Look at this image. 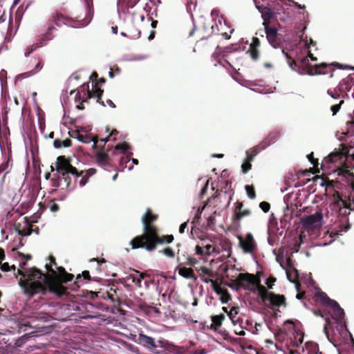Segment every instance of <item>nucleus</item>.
Instances as JSON below:
<instances>
[{
    "label": "nucleus",
    "instance_id": "nucleus-52",
    "mask_svg": "<svg viewBox=\"0 0 354 354\" xmlns=\"http://www.w3.org/2000/svg\"><path fill=\"white\" fill-rule=\"evenodd\" d=\"M261 148V146H257V147H254L252 149H250V150L247 151L246 152H248L249 154H250V156L252 157H255L258 153L259 152V148Z\"/></svg>",
    "mask_w": 354,
    "mask_h": 354
},
{
    "label": "nucleus",
    "instance_id": "nucleus-58",
    "mask_svg": "<svg viewBox=\"0 0 354 354\" xmlns=\"http://www.w3.org/2000/svg\"><path fill=\"white\" fill-rule=\"evenodd\" d=\"M214 250V248L211 245H206L204 247V252L205 253V255H209L212 252H213Z\"/></svg>",
    "mask_w": 354,
    "mask_h": 354
},
{
    "label": "nucleus",
    "instance_id": "nucleus-63",
    "mask_svg": "<svg viewBox=\"0 0 354 354\" xmlns=\"http://www.w3.org/2000/svg\"><path fill=\"white\" fill-rule=\"evenodd\" d=\"M56 268L58 270V276L59 277H62L63 274H65L67 272L65 270L64 268L62 267V266H57Z\"/></svg>",
    "mask_w": 354,
    "mask_h": 354
},
{
    "label": "nucleus",
    "instance_id": "nucleus-62",
    "mask_svg": "<svg viewBox=\"0 0 354 354\" xmlns=\"http://www.w3.org/2000/svg\"><path fill=\"white\" fill-rule=\"evenodd\" d=\"M195 250H196V253L198 255H204L205 254V252H204V248L200 246V245H196V248H195Z\"/></svg>",
    "mask_w": 354,
    "mask_h": 354
},
{
    "label": "nucleus",
    "instance_id": "nucleus-46",
    "mask_svg": "<svg viewBox=\"0 0 354 354\" xmlns=\"http://www.w3.org/2000/svg\"><path fill=\"white\" fill-rule=\"evenodd\" d=\"M129 147L127 143L126 142H122L119 143L117 145L115 146L114 151L113 152V154L116 153L115 151L117 150H122L123 153H124L126 151L129 149Z\"/></svg>",
    "mask_w": 354,
    "mask_h": 354
},
{
    "label": "nucleus",
    "instance_id": "nucleus-39",
    "mask_svg": "<svg viewBox=\"0 0 354 354\" xmlns=\"http://www.w3.org/2000/svg\"><path fill=\"white\" fill-rule=\"evenodd\" d=\"M238 312L239 308L237 307H232L227 313L229 318L231 319L234 324L239 323L241 319V318L238 317Z\"/></svg>",
    "mask_w": 354,
    "mask_h": 354
},
{
    "label": "nucleus",
    "instance_id": "nucleus-57",
    "mask_svg": "<svg viewBox=\"0 0 354 354\" xmlns=\"http://www.w3.org/2000/svg\"><path fill=\"white\" fill-rule=\"evenodd\" d=\"M0 270L2 272H8L11 270L10 266L8 263H0Z\"/></svg>",
    "mask_w": 354,
    "mask_h": 354
},
{
    "label": "nucleus",
    "instance_id": "nucleus-38",
    "mask_svg": "<svg viewBox=\"0 0 354 354\" xmlns=\"http://www.w3.org/2000/svg\"><path fill=\"white\" fill-rule=\"evenodd\" d=\"M317 297H318L321 303L325 306L329 307L332 304V302L335 301V300L330 299L326 295V293L322 291L318 292Z\"/></svg>",
    "mask_w": 354,
    "mask_h": 354
},
{
    "label": "nucleus",
    "instance_id": "nucleus-7",
    "mask_svg": "<svg viewBox=\"0 0 354 354\" xmlns=\"http://www.w3.org/2000/svg\"><path fill=\"white\" fill-rule=\"evenodd\" d=\"M236 285L251 292L258 291L259 295V286H263L260 284L259 278L257 277L253 274L250 273H240L234 281Z\"/></svg>",
    "mask_w": 354,
    "mask_h": 354
},
{
    "label": "nucleus",
    "instance_id": "nucleus-37",
    "mask_svg": "<svg viewBox=\"0 0 354 354\" xmlns=\"http://www.w3.org/2000/svg\"><path fill=\"white\" fill-rule=\"evenodd\" d=\"M178 273L180 276L186 279H195V274L193 269L190 268L183 267L179 268Z\"/></svg>",
    "mask_w": 354,
    "mask_h": 354
},
{
    "label": "nucleus",
    "instance_id": "nucleus-50",
    "mask_svg": "<svg viewBox=\"0 0 354 354\" xmlns=\"http://www.w3.org/2000/svg\"><path fill=\"white\" fill-rule=\"evenodd\" d=\"M252 168L251 162L245 160L241 165V170L243 174L248 172Z\"/></svg>",
    "mask_w": 354,
    "mask_h": 354
},
{
    "label": "nucleus",
    "instance_id": "nucleus-18",
    "mask_svg": "<svg viewBox=\"0 0 354 354\" xmlns=\"http://www.w3.org/2000/svg\"><path fill=\"white\" fill-rule=\"evenodd\" d=\"M327 93L333 100H339L337 103L333 104L330 106L333 115H335L339 112L342 105L344 103V97L346 94L341 93L339 91L338 86L333 91L328 90Z\"/></svg>",
    "mask_w": 354,
    "mask_h": 354
},
{
    "label": "nucleus",
    "instance_id": "nucleus-2",
    "mask_svg": "<svg viewBox=\"0 0 354 354\" xmlns=\"http://www.w3.org/2000/svg\"><path fill=\"white\" fill-rule=\"evenodd\" d=\"M353 192L348 196L349 202L344 200L339 192L334 191L331 197V203L329 205L327 215L331 212L338 218V224L330 232V236H338L342 232H346L351 227L348 216L351 210H354V186Z\"/></svg>",
    "mask_w": 354,
    "mask_h": 354
},
{
    "label": "nucleus",
    "instance_id": "nucleus-19",
    "mask_svg": "<svg viewBox=\"0 0 354 354\" xmlns=\"http://www.w3.org/2000/svg\"><path fill=\"white\" fill-rule=\"evenodd\" d=\"M264 28L269 43L274 48L279 47L281 41V38L280 35L278 34L277 29L269 25L264 26Z\"/></svg>",
    "mask_w": 354,
    "mask_h": 354
},
{
    "label": "nucleus",
    "instance_id": "nucleus-45",
    "mask_svg": "<svg viewBox=\"0 0 354 354\" xmlns=\"http://www.w3.org/2000/svg\"><path fill=\"white\" fill-rule=\"evenodd\" d=\"M248 53H250L251 58L253 60H257L259 57V53L258 48H252L250 46Z\"/></svg>",
    "mask_w": 354,
    "mask_h": 354
},
{
    "label": "nucleus",
    "instance_id": "nucleus-20",
    "mask_svg": "<svg viewBox=\"0 0 354 354\" xmlns=\"http://www.w3.org/2000/svg\"><path fill=\"white\" fill-rule=\"evenodd\" d=\"M69 135L72 138H77L79 141L84 143H90L93 142V149H96L98 142L97 136H91L90 134H82L80 130H74L69 132Z\"/></svg>",
    "mask_w": 354,
    "mask_h": 354
},
{
    "label": "nucleus",
    "instance_id": "nucleus-29",
    "mask_svg": "<svg viewBox=\"0 0 354 354\" xmlns=\"http://www.w3.org/2000/svg\"><path fill=\"white\" fill-rule=\"evenodd\" d=\"M336 172L337 173V176H342L343 178H345L346 180H347L348 178H354V174L351 171V169H349L348 167L346 166L345 163L341 166H337Z\"/></svg>",
    "mask_w": 354,
    "mask_h": 354
},
{
    "label": "nucleus",
    "instance_id": "nucleus-40",
    "mask_svg": "<svg viewBox=\"0 0 354 354\" xmlns=\"http://www.w3.org/2000/svg\"><path fill=\"white\" fill-rule=\"evenodd\" d=\"M156 348L160 347L161 348H163L165 351H172V347H173V345L169 344L168 342V341H167L165 339L158 340L157 342H156Z\"/></svg>",
    "mask_w": 354,
    "mask_h": 354
},
{
    "label": "nucleus",
    "instance_id": "nucleus-55",
    "mask_svg": "<svg viewBox=\"0 0 354 354\" xmlns=\"http://www.w3.org/2000/svg\"><path fill=\"white\" fill-rule=\"evenodd\" d=\"M309 161L314 165L316 166L318 165V159L314 158L313 152H311L310 154L307 156Z\"/></svg>",
    "mask_w": 354,
    "mask_h": 354
},
{
    "label": "nucleus",
    "instance_id": "nucleus-22",
    "mask_svg": "<svg viewBox=\"0 0 354 354\" xmlns=\"http://www.w3.org/2000/svg\"><path fill=\"white\" fill-rule=\"evenodd\" d=\"M243 202L237 201L234 204L233 222L236 223L239 222L243 218L248 216L251 214V211L248 209H243Z\"/></svg>",
    "mask_w": 354,
    "mask_h": 354
},
{
    "label": "nucleus",
    "instance_id": "nucleus-42",
    "mask_svg": "<svg viewBox=\"0 0 354 354\" xmlns=\"http://www.w3.org/2000/svg\"><path fill=\"white\" fill-rule=\"evenodd\" d=\"M82 277H83L84 279H85V280L91 281L92 279L91 276H90L89 271H88V270L83 271L81 274H77V276L76 277V281L75 282V283L77 284V286L78 287L80 286L78 285V283L80 282V279H81Z\"/></svg>",
    "mask_w": 354,
    "mask_h": 354
},
{
    "label": "nucleus",
    "instance_id": "nucleus-15",
    "mask_svg": "<svg viewBox=\"0 0 354 354\" xmlns=\"http://www.w3.org/2000/svg\"><path fill=\"white\" fill-rule=\"evenodd\" d=\"M346 152V150L344 149L342 150H335L327 157L324 158L322 164L339 163L338 166H341L347 160Z\"/></svg>",
    "mask_w": 354,
    "mask_h": 354
},
{
    "label": "nucleus",
    "instance_id": "nucleus-21",
    "mask_svg": "<svg viewBox=\"0 0 354 354\" xmlns=\"http://www.w3.org/2000/svg\"><path fill=\"white\" fill-rule=\"evenodd\" d=\"M322 218L323 214L321 210H318L313 214L304 217L302 223L306 227H316L321 225Z\"/></svg>",
    "mask_w": 354,
    "mask_h": 354
},
{
    "label": "nucleus",
    "instance_id": "nucleus-30",
    "mask_svg": "<svg viewBox=\"0 0 354 354\" xmlns=\"http://www.w3.org/2000/svg\"><path fill=\"white\" fill-rule=\"evenodd\" d=\"M225 316L224 314H220L218 315H212L211 317L212 324L210 328L214 330H217L222 325L223 320L225 319Z\"/></svg>",
    "mask_w": 354,
    "mask_h": 354
},
{
    "label": "nucleus",
    "instance_id": "nucleus-32",
    "mask_svg": "<svg viewBox=\"0 0 354 354\" xmlns=\"http://www.w3.org/2000/svg\"><path fill=\"white\" fill-rule=\"evenodd\" d=\"M84 1L87 7V13L86 17L82 21H80V24L84 26L88 25L93 17V10L92 8L90 6V1L91 3L92 4V0H84Z\"/></svg>",
    "mask_w": 354,
    "mask_h": 354
},
{
    "label": "nucleus",
    "instance_id": "nucleus-31",
    "mask_svg": "<svg viewBox=\"0 0 354 354\" xmlns=\"http://www.w3.org/2000/svg\"><path fill=\"white\" fill-rule=\"evenodd\" d=\"M220 189L221 192H224L225 194L230 193V201L228 203L232 200V196L234 194V192L232 189V182L228 180H224L220 181Z\"/></svg>",
    "mask_w": 354,
    "mask_h": 354
},
{
    "label": "nucleus",
    "instance_id": "nucleus-47",
    "mask_svg": "<svg viewBox=\"0 0 354 354\" xmlns=\"http://www.w3.org/2000/svg\"><path fill=\"white\" fill-rule=\"evenodd\" d=\"M239 324L242 329L245 328L247 330H250L249 327L252 326V322L249 319H246L244 322L242 319H241Z\"/></svg>",
    "mask_w": 354,
    "mask_h": 354
},
{
    "label": "nucleus",
    "instance_id": "nucleus-43",
    "mask_svg": "<svg viewBox=\"0 0 354 354\" xmlns=\"http://www.w3.org/2000/svg\"><path fill=\"white\" fill-rule=\"evenodd\" d=\"M245 189L246 191L248 196L250 199H254L256 198V192L253 185H247L245 186Z\"/></svg>",
    "mask_w": 354,
    "mask_h": 354
},
{
    "label": "nucleus",
    "instance_id": "nucleus-6",
    "mask_svg": "<svg viewBox=\"0 0 354 354\" xmlns=\"http://www.w3.org/2000/svg\"><path fill=\"white\" fill-rule=\"evenodd\" d=\"M259 297L263 302L272 310L281 306L286 307L287 306L284 295L269 292L264 286H259Z\"/></svg>",
    "mask_w": 354,
    "mask_h": 354
},
{
    "label": "nucleus",
    "instance_id": "nucleus-51",
    "mask_svg": "<svg viewBox=\"0 0 354 354\" xmlns=\"http://www.w3.org/2000/svg\"><path fill=\"white\" fill-rule=\"evenodd\" d=\"M259 207L265 213L268 212L270 209V203L266 201L260 203Z\"/></svg>",
    "mask_w": 354,
    "mask_h": 354
},
{
    "label": "nucleus",
    "instance_id": "nucleus-24",
    "mask_svg": "<svg viewBox=\"0 0 354 354\" xmlns=\"http://www.w3.org/2000/svg\"><path fill=\"white\" fill-rule=\"evenodd\" d=\"M354 85V73L349 74L338 84V89L341 93H346Z\"/></svg>",
    "mask_w": 354,
    "mask_h": 354
},
{
    "label": "nucleus",
    "instance_id": "nucleus-27",
    "mask_svg": "<svg viewBox=\"0 0 354 354\" xmlns=\"http://www.w3.org/2000/svg\"><path fill=\"white\" fill-rule=\"evenodd\" d=\"M329 307L333 310L332 317L334 319L337 321H341L344 319V311L336 301L332 302V304Z\"/></svg>",
    "mask_w": 354,
    "mask_h": 354
},
{
    "label": "nucleus",
    "instance_id": "nucleus-61",
    "mask_svg": "<svg viewBox=\"0 0 354 354\" xmlns=\"http://www.w3.org/2000/svg\"><path fill=\"white\" fill-rule=\"evenodd\" d=\"M62 147H69L72 145V141L70 139H66L63 141L61 140Z\"/></svg>",
    "mask_w": 354,
    "mask_h": 354
},
{
    "label": "nucleus",
    "instance_id": "nucleus-64",
    "mask_svg": "<svg viewBox=\"0 0 354 354\" xmlns=\"http://www.w3.org/2000/svg\"><path fill=\"white\" fill-rule=\"evenodd\" d=\"M187 227V222H184L182 223L179 228V232L183 234L185 232V229Z\"/></svg>",
    "mask_w": 354,
    "mask_h": 354
},
{
    "label": "nucleus",
    "instance_id": "nucleus-9",
    "mask_svg": "<svg viewBox=\"0 0 354 354\" xmlns=\"http://www.w3.org/2000/svg\"><path fill=\"white\" fill-rule=\"evenodd\" d=\"M110 140L111 136H109L105 138L100 139V141L102 142V151H95L94 156L95 162L97 165L105 169L113 167L112 159L109 154L111 148L108 146L107 149L105 150L106 143Z\"/></svg>",
    "mask_w": 354,
    "mask_h": 354
},
{
    "label": "nucleus",
    "instance_id": "nucleus-56",
    "mask_svg": "<svg viewBox=\"0 0 354 354\" xmlns=\"http://www.w3.org/2000/svg\"><path fill=\"white\" fill-rule=\"evenodd\" d=\"M250 46H251L252 48H259V47L260 46L259 39L257 37H253L252 41L251 44L250 45Z\"/></svg>",
    "mask_w": 354,
    "mask_h": 354
},
{
    "label": "nucleus",
    "instance_id": "nucleus-13",
    "mask_svg": "<svg viewBox=\"0 0 354 354\" xmlns=\"http://www.w3.org/2000/svg\"><path fill=\"white\" fill-rule=\"evenodd\" d=\"M118 291L121 292L119 288L115 287L113 285L106 290L100 289L99 291H97V293H95V295L97 297H100V299H109L113 303H120V295L118 293Z\"/></svg>",
    "mask_w": 354,
    "mask_h": 354
},
{
    "label": "nucleus",
    "instance_id": "nucleus-10",
    "mask_svg": "<svg viewBox=\"0 0 354 354\" xmlns=\"http://www.w3.org/2000/svg\"><path fill=\"white\" fill-rule=\"evenodd\" d=\"M335 68L338 69H354L348 65H344L337 62H332L330 64L322 63L314 66L313 69L310 72V75H325L330 73V77L333 76V72Z\"/></svg>",
    "mask_w": 354,
    "mask_h": 354
},
{
    "label": "nucleus",
    "instance_id": "nucleus-41",
    "mask_svg": "<svg viewBox=\"0 0 354 354\" xmlns=\"http://www.w3.org/2000/svg\"><path fill=\"white\" fill-rule=\"evenodd\" d=\"M344 134L347 136L354 135V118L351 117V120L346 122V131Z\"/></svg>",
    "mask_w": 354,
    "mask_h": 354
},
{
    "label": "nucleus",
    "instance_id": "nucleus-14",
    "mask_svg": "<svg viewBox=\"0 0 354 354\" xmlns=\"http://www.w3.org/2000/svg\"><path fill=\"white\" fill-rule=\"evenodd\" d=\"M238 239L239 245L245 253L253 254L256 251L257 245L251 233L247 234L245 238L239 236Z\"/></svg>",
    "mask_w": 354,
    "mask_h": 354
},
{
    "label": "nucleus",
    "instance_id": "nucleus-5",
    "mask_svg": "<svg viewBox=\"0 0 354 354\" xmlns=\"http://www.w3.org/2000/svg\"><path fill=\"white\" fill-rule=\"evenodd\" d=\"M158 219V215L152 213L150 209H147L145 214L142 216V223L143 225L142 234L133 238L129 242L131 248L140 243L144 239L156 231L158 228L153 225V223Z\"/></svg>",
    "mask_w": 354,
    "mask_h": 354
},
{
    "label": "nucleus",
    "instance_id": "nucleus-34",
    "mask_svg": "<svg viewBox=\"0 0 354 354\" xmlns=\"http://www.w3.org/2000/svg\"><path fill=\"white\" fill-rule=\"evenodd\" d=\"M81 93H85V94L87 95L86 98H91L92 97V93L89 90V84L88 82L84 83L80 87V89L77 91L76 95H75V100L77 102V99L81 100Z\"/></svg>",
    "mask_w": 354,
    "mask_h": 354
},
{
    "label": "nucleus",
    "instance_id": "nucleus-23",
    "mask_svg": "<svg viewBox=\"0 0 354 354\" xmlns=\"http://www.w3.org/2000/svg\"><path fill=\"white\" fill-rule=\"evenodd\" d=\"M138 342L148 350L156 353H158L156 351V341L153 337L143 333H140L138 337Z\"/></svg>",
    "mask_w": 354,
    "mask_h": 354
},
{
    "label": "nucleus",
    "instance_id": "nucleus-59",
    "mask_svg": "<svg viewBox=\"0 0 354 354\" xmlns=\"http://www.w3.org/2000/svg\"><path fill=\"white\" fill-rule=\"evenodd\" d=\"M205 281L206 283L210 282L211 286H212V289L214 290V291H215L218 288V286H220V285L218 283V282L213 279H209L208 281L205 280Z\"/></svg>",
    "mask_w": 354,
    "mask_h": 354
},
{
    "label": "nucleus",
    "instance_id": "nucleus-11",
    "mask_svg": "<svg viewBox=\"0 0 354 354\" xmlns=\"http://www.w3.org/2000/svg\"><path fill=\"white\" fill-rule=\"evenodd\" d=\"M48 28L46 32L41 35L39 38L37 39V42L29 46L27 48H26L24 55L26 57L29 56L33 51L37 50L38 48L41 47L46 45L48 41L53 39L54 35L53 34V30H56L55 27L53 24L48 21Z\"/></svg>",
    "mask_w": 354,
    "mask_h": 354
},
{
    "label": "nucleus",
    "instance_id": "nucleus-25",
    "mask_svg": "<svg viewBox=\"0 0 354 354\" xmlns=\"http://www.w3.org/2000/svg\"><path fill=\"white\" fill-rule=\"evenodd\" d=\"M72 19L68 17L64 16L61 13L57 12L53 15L48 21L51 23L52 24H55V26L60 27L62 25H68Z\"/></svg>",
    "mask_w": 354,
    "mask_h": 354
},
{
    "label": "nucleus",
    "instance_id": "nucleus-26",
    "mask_svg": "<svg viewBox=\"0 0 354 354\" xmlns=\"http://www.w3.org/2000/svg\"><path fill=\"white\" fill-rule=\"evenodd\" d=\"M223 20V24H224V26H227L229 28H230V26H229L227 20L223 18V16L221 17L220 19H218V23L216 22V28H217V32L216 34L218 35H221L225 39H229L230 38V34H232L234 31V29H230V34H228L227 32H223L222 31V29H223V22L222 21Z\"/></svg>",
    "mask_w": 354,
    "mask_h": 354
},
{
    "label": "nucleus",
    "instance_id": "nucleus-1",
    "mask_svg": "<svg viewBox=\"0 0 354 354\" xmlns=\"http://www.w3.org/2000/svg\"><path fill=\"white\" fill-rule=\"evenodd\" d=\"M46 268L47 274L35 267L24 271L18 269L14 273L16 277L18 275L22 277L19 281V285L26 295L32 297L36 295H45L49 292L60 297L67 294V290L62 283L71 281L74 275L66 272L59 277L51 266L46 265Z\"/></svg>",
    "mask_w": 354,
    "mask_h": 354
},
{
    "label": "nucleus",
    "instance_id": "nucleus-4",
    "mask_svg": "<svg viewBox=\"0 0 354 354\" xmlns=\"http://www.w3.org/2000/svg\"><path fill=\"white\" fill-rule=\"evenodd\" d=\"M174 240L172 234L160 235L159 230L151 234L144 239L140 243L132 247V250L143 249L147 252H153L156 250L158 245L171 243Z\"/></svg>",
    "mask_w": 354,
    "mask_h": 354
},
{
    "label": "nucleus",
    "instance_id": "nucleus-17",
    "mask_svg": "<svg viewBox=\"0 0 354 354\" xmlns=\"http://www.w3.org/2000/svg\"><path fill=\"white\" fill-rule=\"evenodd\" d=\"M13 227L15 232L21 236H29L33 231V225L26 217L20 221L15 222Z\"/></svg>",
    "mask_w": 354,
    "mask_h": 354
},
{
    "label": "nucleus",
    "instance_id": "nucleus-60",
    "mask_svg": "<svg viewBox=\"0 0 354 354\" xmlns=\"http://www.w3.org/2000/svg\"><path fill=\"white\" fill-rule=\"evenodd\" d=\"M59 176L58 177L57 179H53V185L55 187H59L60 185V181L62 180H64L62 176L59 173Z\"/></svg>",
    "mask_w": 354,
    "mask_h": 354
},
{
    "label": "nucleus",
    "instance_id": "nucleus-33",
    "mask_svg": "<svg viewBox=\"0 0 354 354\" xmlns=\"http://www.w3.org/2000/svg\"><path fill=\"white\" fill-rule=\"evenodd\" d=\"M8 167V162L3 163L0 165V195L3 192V184L5 183L7 175L8 174V172L6 171Z\"/></svg>",
    "mask_w": 354,
    "mask_h": 354
},
{
    "label": "nucleus",
    "instance_id": "nucleus-3",
    "mask_svg": "<svg viewBox=\"0 0 354 354\" xmlns=\"http://www.w3.org/2000/svg\"><path fill=\"white\" fill-rule=\"evenodd\" d=\"M56 169L64 179L66 187H69L71 182V179L68 176L69 174L74 176L76 178L82 177L81 180L79 181V185L81 187H84L88 182L89 178L93 176L97 171L95 168L79 171L75 167L72 165L71 158H66L64 156L57 157Z\"/></svg>",
    "mask_w": 354,
    "mask_h": 354
},
{
    "label": "nucleus",
    "instance_id": "nucleus-44",
    "mask_svg": "<svg viewBox=\"0 0 354 354\" xmlns=\"http://www.w3.org/2000/svg\"><path fill=\"white\" fill-rule=\"evenodd\" d=\"M160 253L165 254L166 257L169 258H174L175 257V252L174 250L170 247H167L159 251Z\"/></svg>",
    "mask_w": 354,
    "mask_h": 354
},
{
    "label": "nucleus",
    "instance_id": "nucleus-16",
    "mask_svg": "<svg viewBox=\"0 0 354 354\" xmlns=\"http://www.w3.org/2000/svg\"><path fill=\"white\" fill-rule=\"evenodd\" d=\"M254 3L256 8L261 14V17L263 20V25L264 26L269 25L270 20L274 17V12L271 10L270 8H269V3H261L259 0H254Z\"/></svg>",
    "mask_w": 354,
    "mask_h": 354
},
{
    "label": "nucleus",
    "instance_id": "nucleus-12",
    "mask_svg": "<svg viewBox=\"0 0 354 354\" xmlns=\"http://www.w3.org/2000/svg\"><path fill=\"white\" fill-rule=\"evenodd\" d=\"M44 66V59L41 55H37L30 57L27 64L28 71L21 74L24 77H28L35 75L40 71Z\"/></svg>",
    "mask_w": 354,
    "mask_h": 354
},
{
    "label": "nucleus",
    "instance_id": "nucleus-53",
    "mask_svg": "<svg viewBox=\"0 0 354 354\" xmlns=\"http://www.w3.org/2000/svg\"><path fill=\"white\" fill-rule=\"evenodd\" d=\"M276 281V278L274 277H270L266 279V285L268 289L272 288L274 283Z\"/></svg>",
    "mask_w": 354,
    "mask_h": 354
},
{
    "label": "nucleus",
    "instance_id": "nucleus-8",
    "mask_svg": "<svg viewBox=\"0 0 354 354\" xmlns=\"http://www.w3.org/2000/svg\"><path fill=\"white\" fill-rule=\"evenodd\" d=\"M282 52L286 58L288 64L292 70L299 73V74H307L310 75V72L313 69L314 66H311L309 64L308 57H305L299 61H297L293 59L288 53L285 52L284 50H283Z\"/></svg>",
    "mask_w": 354,
    "mask_h": 354
},
{
    "label": "nucleus",
    "instance_id": "nucleus-35",
    "mask_svg": "<svg viewBox=\"0 0 354 354\" xmlns=\"http://www.w3.org/2000/svg\"><path fill=\"white\" fill-rule=\"evenodd\" d=\"M137 274H139V277H136L133 274H129L128 276L129 279H132V281L139 288L142 286L141 282L142 280L144 279L145 277H149V274L145 273V272H140L138 270H134Z\"/></svg>",
    "mask_w": 354,
    "mask_h": 354
},
{
    "label": "nucleus",
    "instance_id": "nucleus-28",
    "mask_svg": "<svg viewBox=\"0 0 354 354\" xmlns=\"http://www.w3.org/2000/svg\"><path fill=\"white\" fill-rule=\"evenodd\" d=\"M279 136V133L277 131H272L269 133L268 136L260 144L261 149H263L270 145L274 143Z\"/></svg>",
    "mask_w": 354,
    "mask_h": 354
},
{
    "label": "nucleus",
    "instance_id": "nucleus-48",
    "mask_svg": "<svg viewBox=\"0 0 354 354\" xmlns=\"http://www.w3.org/2000/svg\"><path fill=\"white\" fill-rule=\"evenodd\" d=\"M220 300L223 304L227 303L230 300H231V296L228 292V290L226 289L225 291L220 295Z\"/></svg>",
    "mask_w": 354,
    "mask_h": 354
},
{
    "label": "nucleus",
    "instance_id": "nucleus-54",
    "mask_svg": "<svg viewBox=\"0 0 354 354\" xmlns=\"http://www.w3.org/2000/svg\"><path fill=\"white\" fill-rule=\"evenodd\" d=\"M28 5H27L26 6L25 9L24 8V6L23 5L18 8V9H17V10L16 12V18L17 19L20 18V17H22L24 10L28 8Z\"/></svg>",
    "mask_w": 354,
    "mask_h": 354
},
{
    "label": "nucleus",
    "instance_id": "nucleus-36",
    "mask_svg": "<svg viewBox=\"0 0 354 354\" xmlns=\"http://www.w3.org/2000/svg\"><path fill=\"white\" fill-rule=\"evenodd\" d=\"M91 91L93 94L92 97H97V102L101 104L102 106H105V103L102 100V95L103 94L104 91L97 86V82L95 84L93 90Z\"/></svg>",
    "mask_w": 354,
    "mask_h": 354
},
{
    "label": "nucleus",
    "instance_id": "nucleus-49",
    "mask_svg": "<svg viewBox=\"0 0 354 354\" xmlns=\"http://www.w3.org/2000/svg\"><path fill=\"white\" fill-rule=\"evenodd\" d=\"M91 261H96L97 262L95 270L97 272H102L101 265H102V263H105L106 260L104 259H102L100 260L98 259L93 258V259L91 260Z\"/></svg>",
    "mask_w": 354,
    "mask_h": 354
}]
</instances>
